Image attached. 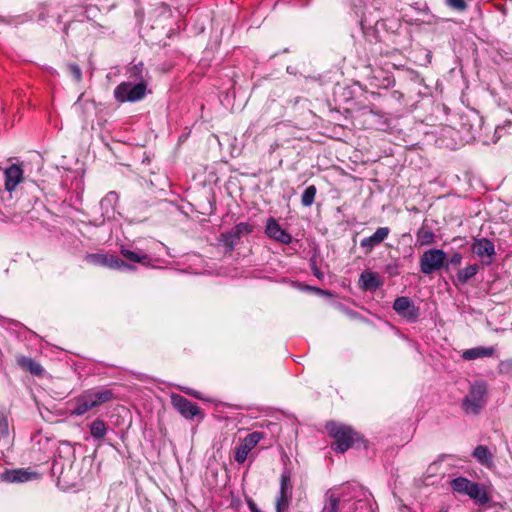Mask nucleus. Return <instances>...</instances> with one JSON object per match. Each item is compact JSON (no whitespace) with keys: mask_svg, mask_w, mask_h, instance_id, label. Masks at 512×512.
<instances>
[{"mask_svg":"<svg viewBox=\"0 0 512 512\" xmlns=\"http://www.w3.org/2000/svg\"><path fill=\"white\" fill-rule=\"evenodd\" d=\"M325 428L334 439L331 448L337 453H344L350 448L359 449L362 446L365 447L363 436L349 425L329 421L326 423Z\"/></svg>","mask_w":512,"mask_h":512,"instance_id":"nucleus-1","label":"nucleus"},{"mask_svg":"<svg viewBox=\"0 0 512 512\" xmlns=\"http://www.w3.org/2000/svg\"><path fill=\"white\" fill-rule=\"evenodd\" d=\"M161 8H162V15H164L165 13H170V8L166 4L162 3Z\"/></svg>","mask_w":512,"mask_h":512,"instance_id":"nucleus-47","label":"nucleus"},{"mask_svg":"<svg viewBox=\"0 0 512 512\" xmlns=\"http://www.w3.org/2000/svg\"><path fill=\"white\" fill-rule=\"evenodd\" d=\"M292 489L291 472L284 469L280 475L279 493L275 501L276 512H285L289 508L292 500Z\"/></svg>","mask_w":512,"mask_h":512,"instance_id":"nucleus-8","label":"nucleus"},{"mask_svg":"<svg viewBox=\"0 0 512 512\" xmlns=\"http://www.w3.org/2000/svg\"><path fill=\"white\" fill-rule=\"evenodd\" d=\"M472 482L466 477L459 476L451 480L450 486L454 492L466 495Z\"/></svg>","mask_w":512,"mask_h":512,"instance_id":"nucleus-28","label":"nucleus"},{"mask_svg":"<svg viewBox=\"0 0 512 512\" xmlns=\"http://www.w3.org/2000/svg\"><path fill=\"white\" fill-rule=\"evenodd\" d=\"M183 391L186 394H188V395H190V396H192V397H194L196 399H203L202 395H201V393L199 391H196V390L191 389V388H185Z\"/></svg>","mask_w":512,"mask_h":512,"instance_id":"nucleus-44","label":"nucleus"},{"mask_svg":"<svg viewBox=\"0 0 512 512\" xmlns=\"http://www.w3.org/2000/svg\"><path fill=\"white\" fill-rule=\"evenodd\" d=\"M70 25H71V23H68V24H66V25L64 26L63 31H64V33H65L66 35H68V28H69V26H70Z\"/></svg>","mask_w":512,"mask_h":512,"instance_id":"nucleus-48","label":"nucleus"},{"mask_svg":"<svg viewBox=\"0 0 512 512\" xmlns=\"http://www.w3.org/2000/svg\"><path fill=\"white\" fill-rule=\"evenodd\" d=\"M145 81L132 83L131 81L122 82L114 89V97L118 102H135L142 99L146 93Z\"/></svg>","mask_w":512,"mask_h":512,"instance_id":"nucleus-4","label":"nucleus"},{"mask_svg":"<svg viewBox=\"0 0 512 512\" xmlns=\"http://www.w3.org/2000/svg\"><path fill=\"white\" fill-rule=\"evenodd\" d=\"M170 398L173 408L186 420H193L195 417L200 421L204 419L205 413L196 403L175 393L171 394Z\"/></svg>","mask_w":512,"mask_h":512,"instance_id":"nucleus-5","label":"nucleus"},{"mask_svg":"<svg viewBox=\"0 0 512 512\" xmlns=\"http://www.w3.org/2000/svg\"><path fill=\"white\" fill-rule=\"evenodd\" d=\"M416 236H417V242L421 246L432 244L434 242V238H435V235H434L433 231L431 229H429V228L424 227V226H422L417 231Z\"/></svg>","mask_w":512,"mask_h":512,"instance_id":"nucleus-29","label":"nucleus"},{"mask_svg":"<svg viewBox=\"0 0 512 512\" xmlns=\"http://www.w3.org/2000/svg\"><path fill=\"white\" fill-rule=\"evenodd\" d=\"M478 271L479 266L477 264H471L463 269H460L456 275L455 285H463L467 283L472 277H474L478 273Z\"/></svg>","mask_w":512,"mask_h":512,"instance_id":"nucleus-23","label":"nucleus"},{"mask_svg":"<svg viewBox=\"0 0 512 512\" xmlns=\"http://www.w3.org/2000/svg\"><path fill=\"white\" fill-rule=\"evenodd\" d=\"M360 26L367 38H373L380 42L385 40L386 35H395L402 25L396 18H385L377 20L374 26H367V20L362 16Z\"/></svg>","mask_w":512,"mask_h":512,"instance_id":"nucleus-2","label":"nucleus"},{"mask_svg":"<svg viewBox=\"0 0 512 512\" xmlns=\"http://www.w3.org/2000/svg\"><path fill=\"white\" fill-rule=\"evenodd\" d=\"M472 456L482 465H490L492 463L493 455L490 452L489 448L485 445H478L473 453Z\"/></svg>","mask_w":512,"mask_h":512,"instance_id":"nucleus-26","label":"nucleus"},{"mask_svg":"<svg viewBox=\"0 0 512 512\" xmlns=\"http://www.w3.org/2000/svg\"><path fill=\"white\" fill-rule=\"evenodd\" d=\"M450 454H441L438 456V459L432 462L427 468V476H434L437 474L440 464L448 457H451Z\"/></svg>","mask_w":512,"mask_h":512,"instance_id":"nucleus-37","label":"nucleus"},{"mask_svg":"<svg viewBox=\"0 0 512 512\" xmlns=\"http://www.w3.org/2000/svg\"><path fill=\"white\" fill-rule=\"evenodd\" d=\"M250 451L251 450L248 449V447L244 443L241 442L239 444V446H237L235 449V455H234L235 461L238 462L239 464L244 463L246 461L247 456Z\"/></svg>","mask_w":512,"mask_h":512,"instance_id":"nucleus-36","label":"nucleus"},{"mask_svg":"<svg viewBox=\"0 0 512 512\" xmlns=\"http://www.w3.org/2000/svg\"><path fill=\"white\" fill-rule=\"evenodd\" d=\"M446 253L441 249H429L420 257V270L425 275L445 267Z\"/></svg>","mask_w":512,"mask_h":512,"instance_id":"nucleus-6","label":"nucleus"},{"mask_svg":"<svg viewBox=\"0 0 512 512\" xmlns=\"http://www.w3.org/2000/svg\"><path fill=\"white\" fill-rule=\"evenodd\" d=\"M375 73L378 74L374 75L375 80H378L380 76L382 77L381 83L377 84V86L387 89L395 85V79L391 74L386 73L383 70L375 71Z\"/></svg>","mask_w":512,"mask_h":512,"instance_id":"nucleus-30","label":"nucleus"},{"mask_svg":"<svg viewBox=\"0 0 512 512\" xmlns=\"http://www.w3.org/2000/svg\"><path fill=\"white\" fill-rule=\"evenodd\" d=\"M441 512H447V510H443V511H441Z\"/></svg>","mask_w":512,"mask_h":512,"instance_id":"nucleus-52","label":"nucleus"},{"mask_svg":"<svg viewBox=\"0 0 512 512\" xmlns=\"http://www.w3.org/2000/svg\"><path fill=\"white\" fill-rule=\"evenodd\" d=\"M0 435L7 436L8 435V421L6 418L0 420Z\"/></svg>","mask_w":512,"mask_h":512,"instance_id":"nucleus-43","label":"nucleus"},{"mask_svg":"<svg viewBox=\"0 0 512 512\" xmlns=\"http://www.w3.org/2000/svg\"><path fill=\"white\" fill-rule=\"evenodd\" d=\"M4 176L5 189L12 192L23 179V169L20 165L12 164L5 169Z\"/></svg>","mask_w":512,"mask_h":512,"instance_id":"nucleus-14","label":"nucleus"},{"mask_svg":"<svg viewBox=\"0 0 512 512\" xmlns=\"http://www.w3.org/2000/svg\"><path fill=\"white\" fill-rule=\"evenodd\" d=\"M503 129H504V127H500V126L496 127V129H495V133H494V138H495V139H494V142H497V141L499 140V138L501 137L500 132H501Z\"/></svg>","mask_w":512,"mask_h":512,"instance_id":"nucleus-46","label":"nucleus"},{"mask_svg":"<svg viewBox=\"0 0 512 512\" xmlns=\"http://www.w3.org/2000/svg\"><path fill=\"white\" fill-rule=\"evenodd\" d=\"M466 495L482 505L488 503L490 500L486 491L482 490L477 482L471 483Z\"/></svg>","mask_w":512,"mask_h":512,"instance_id":"nucleus-25","label":"nucleus"},{"mask_svg":"<svg viewBox=\"0 0 512 512\" xmlns=\"http://www.w3.org/2000/svg\"><path fill=\"white\" fill-rule=\"evenodd\" d=\"M73 409L71 410V415L74 416H82L95 408L93 402L86 390L83 391L80 395L73 399Z\"/></svg>","mask_w":512,"mask_h":512,"instance_id":"nucleus-16","label":"nucleus"},{"mask_svg":"<svg viewBox=\"0 0 512 512\" xmlns=\"http://www.w3.org/2000/svg\"><path fill=\"white\" fill-rule=\"evenodd\" d=\"M471 251L482 259L484 265H490L496 254L495 245L488 238H475L471 245Z\"/></svg>","mask_w":512,"mask_h":512,"instance_id":"nucleus-10","label":"nucleus"},{"mask_svg":"<svg viewBox=\"0 0 512 512\" xmlns=\"http://www.w3.org/2000/svg\"><path fill=\"white\" fill-rule=\"evenodd\" d=\"M316 192H317V189L314 185H310V186L306 187V189L304 190V192L302 193V196H301L302 205L305 207L311 206L315 200Z\"/></svg>","mask_w":512,"mask_h":512,"instance_id":"nucleus-31","label":"nucleus"},{"mask_svg":"<svg viewBox=\"0 0 512 512\" xmlns=\"http://www.w3.org/2000/svg\"><path fill=\"white\" fill-rule=\"evenodd\" d=\"M119 200L118 194L115 191H110L100 201V207L103 216H108L114 212L115 205Z\"/></svg>","mask_w":512,"mask_h":512,"instance_id":"nucleus-21","label":"nucleus"},{"mask_svg":"<svg viewBox=\"0 0 512 512\" xmlns=\"http://www.w3.org/2000/svg\"><path fill=\"white\" fill-rule=\"evenodd\" d=\"M462 254L459 253V252H455L450 258L449 260L445 261V268L448 269V266L449 265H452V266H458L461 264V261H462Z\"/></svg>","mask_w":512,"mask_h":512,"instance_id":"nucleus-41","label":"nucleus"},{"mask_svg":"<svg viewBox=\"0 0 512 512\" xmlns=\"http://www.w3.org/2000/svg\"><path fill=\"white\" fill-rule=\"evenodd\" d=\"M445 4L458 12H463L467 9V3L465 0H445Z\"/></svg>","mask_w":512,"mask_h":512,"instance_id":"nucleus-38","label":"nucleus"},{"mask_svg":"<svg viewBox=\"0 0 512 512\" xmlns=\"http://www.w3.org/2000/svg\"><path fill=\"white\" fill-rule=\"evenodd\" d=\"M390 228L389 227H379L373 235L369 237H365L360 242V247L363 249L364 253L369 254L374 247L380 245L389 235Z\"/></svg>","mask_w":512,"mask_h":512,"instance_id":"nucleus-13","label":"nucleus"},{"mask_svg":"<svg viewBox=\"0 0 512 512\" xmlns=\"http://www.w3.org/2000/svg\"><path fill=\"white\" fill-rule=\"evenodd\" d=\"M359 283L360 287L365 291H375L382 285L377 273L370 271L361 273Z\"/></svg>","mask_w":512,"mask_h":512,"instance_id":"nucleus-18","label":"nucleus"},{"mask_svg":"<svg viewBox=\"0 0 512 512\" xmlns=\"http://www.w3.org/2000/svg\"><path fill=\"white\" fill-rule=\"evenodd\" d=\"M67 70L76 82H80L82 80V71L78 64L68 63Z\"/></svg>","mask_w":512,"mask_h":512,"instance_id":"nucleus-39","label":"nucleus"},{"mask_svg":"<svg viewBox=\"0 0 512 512\" xmlns=\"http://www.w3.org/2000/svg\"><path fill=\"white\" fill-rule=\"evenodd\" d=\"M265 234L270 239L281 244L288 245L293 240L292 235L284 230L274 217H269L267 219L265 225Z\"/></svg>","mask_w":512,"mask_h":512,"instance_id":"nucleus-12","label":"nucleus"},{"mask_svg":"<svg viewBox=\"0 0 512 512\" xmlns=\"http://www.w3.org/2000/svg\"><path fill=\"white\" fill-rule=\"evenodd\" d=\"M393 309L398 315L407 319L409 322H415L420 315L419 307L407 296L397 297L394 300Z\"/></svg>","mask_w":512,"mask_h":512,"instance_id":"nucleus-9","label":"nucleus"},{"mask_svg":"<svg viewBox=\"0 0 512 512\" xmlns=\"http://www.w3.org/2000/svg\"><path fill=\"white\" fill-rule=\"evenodd\" d=\"M310 268L315 277L320 280L324 278V273L318 269L315 258L310 259Z\"/></svg>","mask_w":512,"mask_h":512,"instance_id":"nucleus-42","label":"nucleus"},{"mask_svg":"<svg viewBox=\"0 0 512 512\" xmlns=\"http://www.w3.org/2000/svg\"><path fill=\"white\" fill-rule=\"evenodd\" d=\"M86 261L101 267H107L110 269L117 270H133L134 266L129 264L113 254H102V253H92L87 254L85 257Z\"/></svg>","mask_w":512,"mask_h":512,"instance_id":"nucleus-7","label":"nucleus"},{"mask_svg":"<svg viewBox=\"0 0 512 512\" xmlns=\"http://www.w3.org/2000/svg\"><path fill=\"white\" fill-rule=\"evenodd\" d=\"M90 428V434L92 438L96 441H99L104 438V436L107 433V425L102 419H95L91 424L89 425Z\"/></svg>","mask_w":512,"mask_h":512,"instance_id":"nucleus-27","label":"nucleus"},{"mask_svg":"<svg viewBox=\"0 0 512 512\" xmlns=\"http://www.w3.org/2000/svg\"><path fill=\"white\" fill-rule=\"evenodd\" d=\"M2 481L7 483H25L39 478V473L29 468L6 469L1 475Z\"/></svg>","mask_w":512,"mask_h":512,"instance_id":"nucleus-11","label":"nucleus"},{"mask_svg":"<svg viewBox=\"0 0 512 512\" xmlns=\"http://www.w3.org/2000/svg\"><path fill=\"white\" fill-rule=\"evenodd\" d=\"M263 435L264 434L262 432L254 431L252 433H249L243 439L242 443H244L248 447V449L252 450L263 438Z\"/></svg>","mask_w":512,"mask_h":512,"instance_id":"nucleus-35","label":"nucleus"},{"mask_svg":"<svg viewBox=\"0 0 512 512\" xmlns=\"http://www.w3.org/2000/svg\"><path fill=\"white\" fill-rule=\"evenodd\" d=\"M497 371L500 375L512 380V358L501 360L498 363Z\"/></svg>","mask_w":512,"mask_h":512,"instance_id":"nucleus-32","label":"nucleus"},{"mask_svg":"<svg viewBox=\"0 0 512 512\" xmlns=\"http://www.w3.org/2000/svg\"><path fill=\"white\" fill-rule=\"evenodd\" d=\"M495 348L493 346L491 347H483V346H477L470 349H467L463 351L462 358L464 360H476L478 358L483 357H492L495 354Z\"/></svg>","mask_w":512,"mask_h":512,"instance_id":"nucleus-19","label":"nucleus"},{"mask_svg":"<svg viewBox=\"0 0 512 512\" xmlns=\"http://www.w3.org/2000/svg\"><path fill=\"white\" fill-rule=\"evenodd\" d=\"M143 71L144 66L142 63L135 64L128 69V77L136 83L144 81Z\"/></svg>","mask_w":512,"mask_h":512,"instance_id":"nucleus-33","label":"nucleus"},{"mask_svg":"<svg viewBox=\"0 0 512 512\" xmlns=\"http://www.w3.org/2000/svg\"><path fill=\"white\" fill-rule=\"evenodd\" d=\"M17 364L34 376H42L44 374L42 365L31 357L21 356L17 358Z\"/></svg>","mask_w":512,"mask_h":512,"instance_id":"nucleus-20","label":"nucleus"},{"mask_svg":"<svg viewBox=\"0 0 512 512\" xmlns=\"http://www.w3.org/2000/svg\"><path fill=\"white\" fill-rule=\"evenodd\" d=\"M247 504L251 512H262L252 499H249Z\"/></svg>","mask_w":512,"mask_h":512,"instance_id":"nucleus-45","label":"nucleus"},{"mask_svg":"<svg viewBox=\"0 0 512 512\" xmlns=\"http://www.w3.org/2000/svg\"><path fill=\"white\" fill-rule=\"evenodd\" d=\"M488 384L477 380L470 385L467 395L463 398L461 407L467 414L478 415L486 403Z\"/></svg>","mask_w":512,"mask_h":512,"instance_id":"nucleus-3","label":"nucleus"},{"mask_svg":"<svg viewBox=\"0 0 512 512\" xmlns=\"http://www.w3.org/2000/svg\"><path fill=\"white\" fill-rule=\"evenodd\" d=\"M86 392L91 398L95 408L108 403L115 398L113 390L106 387L92 388L86 390Z\"/></svg>","mask_w":512,"mask_h":512,"instance_id":"nucleus-15","label":"nucleus"},{"mask_svg":"<svg viewBox=\"0 0 512 512\" xmlns=\"http://www.w3.org/2000/svg\"><path fill=\"white\" fill-rule=\"evenodd\" d=\"M121 255L130 262L133 263H140L144 266H151L156 267L154 264H152V259L145 253L141 251H133L127 248L121 249Z\"/></svg>","mask_w":512,"mask_h":512,"instance_id":"nucleus-17","label":"nucleus"},{"mask_svg":"<svg viewBox=\"0 0 512 512\" xmlns=\"http://www.w3.org/2000/svg\"><path fill=\"white\" fill-rule=\"evenodd\" d=\"M325 502L321 512H339L340 496L336 495L332 490L325 493Z\"/></svg>","mask_w":512,"mask_h":512,"instance_id":"nucleus-24","label":"nucleus"},{"mask_svg":"<svg viewBox=\"0 0 512 512\" xmlns=\"http://www.w3.org/2000/svg\"><path fill=\"white\" fill-rule=\"evenodd\" d=\"M218 240L223 245L225 253H232L240 241L239 237L232 230L221 233Z\"/></svg>","mask_w":512,"mask_h":512,"instance_id":"nucleus-22","label":"nucleus"},{"mask_svg":"<svg viewBox=\"0 0 512 512\" xmlns=\"http://www.w3.org/2000/svg\"><path fill=\"white\" fill-rule=\"evenodd\" d=\"M146 162H147L148 164L150 163V158H149L148 156H146L145 158H143V161H142V163H143V164H144V163H146Z\"/></svg>","mask_w":512,"mask_h":512,"instance_id":"nucleus-49","label":"nucleus"},{"mask_svg":"<svg viewBox=\"0 0 512 512\" xmlns=\"http://www.w3.org/2000/svg\"><path fill=\"white\" fill-rule=\"evenodd\" d=\"M231 230L235 233L236 236L239 237V239H241V237L251 234L254 230V226L247 222H240L236 224Z\"/></svg>","mask_w":512,"mask_h":512,"instance_id":"nucleus-34","label":"nucleus"},{"mask_svg":"<svg viewBox=\"0 0 512 512\" xmlns=\"http://www.w3.org/2000/svg\"><path fill=\"white\" fill-rule=\"evenodd\" d=\"M384 272L387 273L389 277L398 276L400 274L398 260L394 259L391 263L386 264Z\"/></svg>","mask_w":512,"mask_h":512,"instance_id":"nucleus-40","label":"nucleus"},{"mask_svg":"<svg viewBox=\"0 0 512 512\" xmlns=\"http://www.w3.org/2000/svg\"><path fill=\"white\" fill-rule=\"evenodd\" d=\"M419 11H420V12L427 13V12H428V7H427V6H425L423 9H420Z\"/></svg>","mask_w":512,"mask_h":512,"instance_id":"nucleus-50","label":"nucleus"},{"mask_svg":"<svg viewBox=\"0 0 512 512\" xmlns=\"http://www.w3.org/2000/svg\"><path fill=\"white\" fill-rule=\"evenodd\" d=\"M171 66H172V65L170 64V65L167 67V69H170V68H171ZM161 70H162V71H163V70H166V68L162 66V67H161Z\"/></svg>","mask_w":512,"mask_h":512,"instance_id":"nucleus-51","label":"nucleus"}]
</instances>
